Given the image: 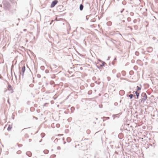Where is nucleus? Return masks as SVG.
Returning <instances> with one entry per match:
<instances>
[{
  "label": "nucleus",
  "instance_id": "obj_6",
  "mask_svg": "<svg viewBox=\"0 0 158 158\" xmlns=\"http://www.w3.org/2000/svg\"><path fill=\"white\" fill-rule=\"evenodd\" d=\"M135 94H136V95L137 96V98L138 99V97H139V93L138 92L136 91V92H135Z\"/></svg>",
  "mask_w": 158,
  "mask_h": 158
},
{
  "label": "nucleus",
  "instance_id": "obj_1",
  "mask_svg": "<svg viewBox=\"0 0 158 158\" xmlns=\"http://www.w3.org/2000/svg\"><path fill=\"white\" fill-rule=\"evenodd\" d=\"M25 70V66H23L21 68V70L19 69L20 73V74H22L23 76L24 72Z\"/></svg>",
  "mask_w": 158,
  "mask_h": 158
},
{
  "label": "nucleus",
  "instance_id": "obj_7",
  "mask_svg": "<svg viewBox=\"0 0 158 158\" xmlns=\"http://www.w3.org/2000/svg\"><path fill=\"white\" fill-rule=\"evenodd\" d=\"M137 90L136 91L138 92L139 90H141V88H140L138 86H137Z\"/></svg>",
  "mask_w": 158,
  "mask_h": 158
},
{
  "label": "nucleus",
  "instance_id": "obj_5",
  "mask_svg": "<svg viewBox=\"0 0 158 158\" xmlns=\"http://www.w3.org/2000/svg\"><path fill=\"white\" fill-rule=\"evenodd\" d=\"M83 8V6L82 4H81L80 6V9L81 10H82Z\"/></svg>",
  "mask_w": 158,
  "mask_h": 158
},
{
  "label": "nucleus",
  "instance_id": "obj_2",
  "mask_svg": "<svg viewBox=\"0 0 158 158\" xmlns=\"http://www.w3.org/2000/svg\"><path fill=\"white\" fill-rule=\"evenodd\" d=\"M142 98L141 101V102L143 101V102L146 100L147 98V96L146 94L144 93H142Z\"/></svg>",
  "mask_w": 158,
  "mask_h": 158
},
{
  "label": "nucleus",
  "instance_id": "obj_8",
  "mask_svg": "<svg viewBox=\"0 0 158 158\" xmlns=\"http://www.w3.org/2000/svg\"><path fill=\"white\" fill-rule=\"evenodd\" d=\"M133 95L132 94H131L129 95V97L130 99H131L133 97Z\"/></svg>",
  "mask_w": 158,
  "mask_h": 158
},
{
  "label": "nucleus",
  "instance_id": "obj_4",
  "mask_svg": "<svg viewBox=\"0 0 158 158\" xmlns=\"http://www.w3.org/2000/svg\"><path fill=\"white\" fill-rule=\"evenodd\" d=\"M12 127V124L9 125L8 127H7V130L9 131L11 130Z\"/></svg>",
  "mask_w": 158,
  "mask_h": 158
},
{
  "label": "nucleus",
  "instance_id": "obj_9",
  "mask_svg": "<svg viewBox=\"0 0 158 158\" xmlns=\"http://www.w3.org/2000/svg\"><path fill=\"white\" fill-rule=\"evenodd\" d=\"M61 135H61V134H59V135H59V136H61Z\"/></svg>",
  "mask_w": 158,
  "mask_h": 158
},
{
  "label": "nucleus",
  "instance_id": "obj_3",
  "mask_svg": "<svg viewBox=\"0 0 158 158\" xmlns=\"http://www.w3.org/2000/svg\"><path fill=\"white\" fill-rule=\"evenodd\" d=\"M58 2V1L56 0H54L52 2L51 4V7L52 8L54 7L55 6V5L57 4Z\"/></svg>",
  "mask_w": 158,
  "mask_h": 158
}]
</instances>
